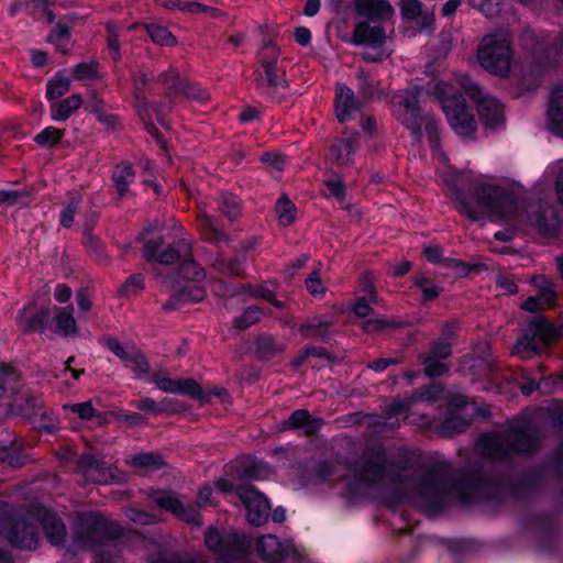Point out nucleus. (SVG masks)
<instances>
[{"mask_svg": "<svg viewBox=\"0 0 563 563\" xmlns=\"http://www.w3.org/2000/svg\"><path fill=\"white\" fill-rule=\"evenodd\" d=\"M444 181L456 209L470 221L488 219L508 225L495 233L498 241H509L516 232L527 230L552 236L560 228L555 209L544 201L519 202L511 189L475 180L466 172H452Z\"/></svg>", "mask_w": 563, "mask_h": 563, "instance_id": "nucleus-1", "label": "nucleus"}, {"mask_svg": "<svg viewBox=\"0 0 563 563\" xmlns=\"http://www.w3.org/2000/svg\"><path fill=\"white\" fill-rule=\"evenodd\" d=\"M418 492L430 506L440 507L451 501L471 504L487 500L490 485L484 481H461L449 485L428 475L421 479Z\"/></svg>", "mask_w": 563, "mask_h": 563, "instance_id": "nucleus-2", "label": "nucleus"}, {"mask_svg": "<svg viewBox=\"0 0 563 563\" xmlns=\"http://www.w3.org/2000/svg\"><path fill=\"white\" fill-rule=\"evenodd\" d=\"M430 90L440 101L451 129L462 137H472L476 132V121L455 85L439 80L430 86Z\"/></svg>", "mask_w": 563, "mask_h": 563, "instance_id": "nucleus-3", "label": "nucleus"}, {"mask_svg": "<svg viewBox=\"0 0 563 563\" xmlns=\"http://www.w3.org/2000/svg\"><path fill=\"white\" fill-rule=\"evenodd\" d=\"M415 530H391L394 540L400 545H410V552L406 554L400 563H409L417 558L419 552L428 544L441 547L451 554L459 555L473 552L477 549V541L473 539L438 538L435 536L421 534L413 537Z\"/></svg>", "mask_w": 563, "mask_h": 563, "instance_id": "nucleus-4", "label": "nucleus"}, {"mask_svg": "<svg viewBox=\"0 0 563 563\" xmlns=\"http://www.w3.org/2000/svg\"><path fill=\"white\" fill-rule=\"evenodd\" d=\"M257 59L262 68L261 84L269 89L273 99L282 101L289 89V81L280 48L273 42H266L258 49Z\"/></svg>", "mask_w": 563, "mask_h": 563, "instance_id": "nucleus-5", "label": "nucleus"}, {"mask_svg": "<svg viewBox=\"0 0 563 563\" xmlns=\"http://www.w3.org/2000/svg\"><path fill=\"white\" fill-rule=\"evenodd\" d=\"M536 449L537 440L520 430H511L505 437L485 434L476 443L478 453L488 459H499L510 453H531Z\"/></svg>", "mask_w": 563, "mask_h": 563, "instance_id": "nucleus-6", "label": "nucleus"}, {"mask_svg": "<svg viewBox=\"0 0 563 563\" xmlns=\"http://www.w3.org/2000/svg\"><path fill=\"white\" fill-rule=\"evenodd\" d=\"M477 58L487 71L505 77L510 70L511 49L508 33L486 35L477 49Z\"/></svg>", "mask_w": 563, "mask_h": 563, "instance_id": "nucleus-7", "label": "nucleus"}, {"mask_svg": "<svg viewBox=\"0 0 563 563\" xmlns=\"http://www.w3.org/2000/svg\"><path fill=\"white\" fill-rule=\"evenodd\" d=\"M190 254V244L183 238V229L151 239L143 245V255L147 262L170 265Z\"/></svg>", "mask_w": 563, "mask_h": 563, "instance_id": "nucleus-8", "label": "nucleus"}, {"mask_svg": "<svg viewBox=\"0 0 563 563\" xmlns=\"http://www.w3.org/2000/svg\"><path fill=\"white\" fill-rule=\"evenodd\" d=\"M454 82L476 103L478 117L486 129H496L504 123V107L499 100L485 93L467 75H456Z\"/></svg>", "mask_w": 563, "mask_h": 563, "instance_id": "nucleus-9", "label": "nucleus"}, {"mask_svg": "<svg viewBox=\"0 0 563 563\" xmlns=\"http://www.w3.org/2000/svg\"><path fill=\"white\" fill-rule=\"evenodd\" d=\"M222 530H206V547L221 563H236L250 553V541L238 534H221Z\"/></svg>", "mask_w": 563, "mask_h": 563, "instance_id": "nucleus-10", "label": "nucleus"}, {"mask_svg": "<svg viewBox=\"0 0 563 563\" xmlns=\"http://www.w3.org/2000/svg\"><path fill=\"white\" fill-rule=\"evenodd\" d=\"M387 36L382 26L371 25L367 22H360L355 25L352 42L365 48L362 53L363 59L366 62H382L389 56V52L385 47Z\"/></svg>", "mask_w": 563, "mask_h": 563, "instance_id": "nucleus-11", "label": "nucleus"}, {"mask_svg": "<svg viewBox=\"0 0 563 563\" xmlns=\"http://www.w3.org/2000/svg\"><path fill=\"white\" fill-rule=\"evenodd\" d=\"M421 87L411 86L394 96L397 120L405 125L416 139H420L422 131V120L418 108V98L421 93Z\"/></svg>", "mask_w": 563, "mask_h": 563, "instance_id": "nucleus-12", "label": "nucleus"}, {"mask_svg": "<svg viewBox=\"0 0 563 563\" xmlns=\"http://www.w3.org/2000/svg\"><path fill=\"white\" fill-rule=\"evenodd\" d=\"M235 495L246 509V519L252 526H264L271 516V504L266 496L253 485L243 484L235 488Z\"/></svg>", "mask_w": 563, "mask_h": 563, "instance_id": "nucleus-13", "label": "nucleus"}, {"mask_svg": "<svg viewBox=\"0 0 563 563\" xmlns=\"http://www.w3.org/2000/svg\"><path fill=\"white\" fill-rule=\"evenodd\" d=\"M554 336V330L542 318L533 319L525 334L518 340L514 353L527 357L539 352L541 345L548 344Z\"/></svg>", "mask_w": 563, "mask_h": 563, "instance_id": "nucleus-14", "label": "nucleus"}, {"mask_svg": "<svg viewBox=\"0 0 563 563\" xmlns=\"http://www.w3.org/2000/svg\"><path fill=\"white\" fill-rule=\"evenodd\" d=\"M563 530H520L522 541H529L533 550L549 558H563Z\"/></svg>", "mask_w": 563, "mask_h": 563, "instance_id": "nucleus-15", "label": "nucleus"}, {"mask_svg": "<svg viewBox=\"0 0 563 563\" xmlns=\"http://www.w3.org/2000/svg\"><path fill=\"white\" fill-rule=\"evenodd\" d=\"M71 542L67 550L76 554L79 550L97 551L104 540H115L131 532L141 536L142 530H73Z\"/></svg>", "mask_w": 563, "mask_h": 563, "instance_id": "nucleus-16", "label": "nucleus"}, {"mask_svg": "<svg viewBox=\"0 0 563 563\" xmlns=\"http://www.w3.org/2000/svg\"><path fill=\"white\" fill-rule=\"evenodd\" d=\"M386 470V454L382 449H376L362 457L357 466V476L365 483L374 484L385 477Z\"/></svg>", "mask_w": 563, "mask_h": 563, "instance_id": "nucleus-17", "label": "nucleus"}, {"mask_svg": "<svg viewBox=\"0 0 563 563\" xmlns=\"http://www.w3.org/2000/svg\"><path fill=\"white\" fill-rule=\"evenodd\" d=\"M153 382L164 393L184 394L196 399H200L203 396L202 388L192 378L173 379L165 373L157 372L153 374Z\"/></svg>", "mask_w": 563, "mask_h": 563, "instance_id": "nucleus-18", "label": "nucleus"}, {"mask_svg": "<svg viewBox=\"0 0 563 563\" xmlns=\"http://www.w3.org/2000/svg\"><path fill=\"white\" fill-rule=\"evenodd\" d=\"M78 467L88 482L108 484L122 478V474L115 475L111 466L96 460L92 455L80 456Z\"/></svg>", "mask_w": 563, "mask_h": 563, "instance_id": "nucleus-19", "label": "nucleus"}, {"mask_svg": "<svg viewBox=\"0 0 563 563\" xmlns=\"http://www.w3.org/2000/svg\"><path fill=\"white\" fill-rule=\"evenodd\" d=\"M49 312L45 308H36L30 303L19 310L15 323L23 333L44 332L48 325Z\"/></svg>", "mask_w": 563, "mask_h": 563, "instance_id": "nucleus-20", "label": "nucleus"}, {"mask_svg": "<svg viewBox=\"0 0 563 563\" xmlns=\"http://www.w3.org/2000/svg\"><path fill=\"white\" fill-rule=\"evenodd\" d=\"M358 147V135L351 134L338 139L330 147L329 158L339 167H349Z\"/></svg>", "mask_w": 563, "mask_h": 563, "instance_id": "nucleus-21", "label": "nucleus"}, {"mask_svg": "<svg viewBox=\"0 0 563 563\" xmlns=\"http://www.w3.org/2000/svg\"><path fill=\"white\" fill-rule=\"evenodd\" d=\"M256 552L258 558L266 563H283L288 556L287 548L273 534L258 538Z\"/></svg>", "mask_w": 563, "mask_h": 563, "instance_id": "nucleus-22", "label": "nucleus"}, {"mask_svg": "<svg viewBox=\"0 0 563 563\" xmlns=\"http://www.w3.org/2000/svg\"><path fill=\"white\" fill-rule=\"evenodd\" d=\"M361 108V103L355 100L352 89L343 84L336 85L335 95V115L343 123L352 118Z\"/></svg>", "mask_w": 563, "mask_h": 563, "instance_id": "nucleus-23", "label": "nucleus"}, {"mask_svg": "<svg viewBox=\"0 0 563 563\" xmlns=\"http://www.w3.org/2000/svg\"><path fill=\"white\" fill-rule=\"evenodd\" d=\"M126 463L142 474L157 472L168 466L165 457L157 452H141L134 454Z\"/></svg>", "mask_w": 563, "mask_h": 563, "instance_id": "nucleus-24", "label": "nucleus"}, {"mask_svg": "<svg viewBox=\"0 0 563 563\" xmlns=\"http://www.w3.org/2000/svg\"><path fill=\"white\" fill-rule=\"evenodd\" d=\"M548 128L559 136H563V86L551 92L548 108Z\"/></svg>", "mask_w": 563, "mask_h": 563, "instance_id": "nucleus-25", "label": "nucleus"}, {"mask_svg": "<svg viewBox=\"0 0 563 563\" xmlns=\"http://www.w3.org/2000/svg\"><path fill=\"white\" fill-rule=\"evenodd\" d=\"M41 530H0L9 544L18 550H35L40 544Z\"/></svg>", "mask_w": 563, "mask_h": 563, "instance_id": "nucleus-26", "label": "nucleus"}, {"mask_svg": "<svg viewBox=\"0 0 563 563\" xmlns=\"http://www.w3.org/2000/svg\"><path fill=\"white\" fill-rule=\"evenodd\" d=\"M25 526L27 528H65L62 520L48 508L37 505L32 507L25 516Z\"/></svg>", "mask_w": 563, "mask_h": 563, "instance_id": "nucleus-27", "label": "nucleus"}, {"mask_svg": "<svg viewBox=\"0 0 563 563\" xmlns=\"http://www.w3.org/2000/svg\"><path fill=\"white\" fill-rule=\"evenodd\" d=\"M358 15L368 19H386L394 14V9L387 0H354Z\"/></svg>", "mask_w": 563, "mask_h": 563, "instance_id": "nucleus-28", "label": "nucleus"}, {"mask_svg": "<svg viewBox=\"0 0 563 563\" xmlns=\"http://www.w3.org/2000/svg\"><path fill=\"white\" fill-rule=\"evenodd\" d=\"M234 295L242 296L243 299H263L277 309H285L286 303L275 298V294L266 284H245L239 287Z\"/></svg>", "mask_w": 563, "mask_h": 563, "instance_id": "nucleus-29", "label": "nucleus"}, {"mask_svg": "<svg viewBox=\"0 0 563 563\" xmlns=\"http://www.w3.org/2000/svg\"><path fill=\"white\" fill-rule=\"evenodd\" d=\"M322 424V420L313 418L307 410L300 409L294 411L288 419L282 422L284 430H292L302 428L306 433L311 434L319 430Z\"/></svg>", "mask_w": 563, "mask_h": 563, "instance_id": "nucleus-30", "label": "nucleus"}, {"mask_svg": "<svg viewBox=\"0 0 563 563\" xmlns=\"http://www.w3.org/2000/svg\"><path fill=\"white\" fill-rule=\"evenodd\" d=\"M74 20L75 15L73 14L63 16L47 36V41L56 45L57 49L63 54L69 53L66 43L70 38V27Z\"/></svg>", "mask_w": 563, "mask_h": 563, "instance_id": "nucleus-31", "label": "nucleus"}, {"mask_svg": "<svg viewBox=\"0 0 563 563\" xmlns=\"http://www.w3.org/2000/svg\"><path fill=\"white\" fill-rule=\"evenodd\" d=\"M82 104L80 95H71L51 106V114L54 121H66Z\"/></svg>", "mask_w": 563, "mask_h": 563, "instance_id": "nucleus-32", "label": "nucleus"}, {"mask_svg": "<svg viewBox=\"0 0 563 563\" xmlns=\"http://www.w3.org/2000/svg\"><path fill=\"white\" fill-rule=\"evenodd\" d=\"M137 111L148 133L159 140L162 147H165V142L161 139L158 129L154 124V120L162 124L164 122V118L158 109L148 106L145 101H140L137 104Z\"/></svg>", "mask_w": 563, "mask_h": 563, "instance_id": "nucleus-33", "label": "nucleus"}, {"mask_svg": "<svg viewBox=\"0 0 563 563\" xmlns=\"http://www.w3.org/2000/svg\"><path fill=\"white\" fill-rule=\"evenodd\" d=\"M146 495L151 498L159 508L176 514L177 509L180 507V503L183 499L172 490H159L154 488H148L146 490Z\"/></svg>", "mask_w": 563, "mask_h": 563, "instance_id": "nucleus-34", "label": "nucleus"}, {"mask_svg": "<svg viewBox=\"0 0 563 563\" xmlns=\"http://www.w3.org/2000/svg\"><path fill=\"white\" fill-rule=\"evenodd\" d=\"M243 256L235 255L231 258H224L221 255H216L210 260L211 266L225 276H241L244 272Z\"/></svg>", "mask_w": 563, "mask_h": 563, "instance_id": "nucleus-35", "label": "nucleus"}, {"mask_svg": "<svg viewBox=\"0 0 563 563\" xmlns=\"http://www.w3.org/2000/svg\"><path fill=\"white\" fill-rule=\"evenodd\" d=\"M332 324L333 322L331 320L313 317L300 324L298 332L306 340L314 338L323 339L328 335V330Z\"/></svg>", "mask_w": 563, "mask_h": 563, "instance_id": "nucleus-36", "label": "nucleus"}, {"mask_svg": "<svg viewBox=\"0 0 563 563\" xmlns=\"http://www.w3.org/2000/svg\"><path fill=\"white\" fill-rule=\"evenodd\" d=\"M78 528H118L104 514L99 510L82 511L76 515Z\"/></svg>", "mask_w": 563, "mask_h": 563, "instance_id": "nucleus-37", "label": "nucleus"}, {"mask_svg": "<svg viewBox=\"0 0 563 563\" xmlns=\"http://www.w3.org/2000/svg\"><path fill=\"white\" fill-rule=\"evenodd\" d=\"M275 213L278 224L285 228L291 225L297 219V208L286 195L276 201Z\"/></svg>", "mask_w": 563, "mask_h": 563, "instance_id": "nucleus-38", "label": "nucleus"}, {"mask_svg": "<svg viewBox=\"0 0 563 563\" xmlns=\"http://www.w3.org/2000/svg\"><path fill=\"white\" fill-rule=\"evenodd\" d=\"M112 179L120 197H123L129 186L134 181V172L130 164L121 163L115 166Z\"/></svg>", "mask_w": 563, "mask_h": 563, "instance_id": "nucleus-39", "label": "nucleus"}, {"mask_svg": "<svg viewBox=\"0 0 563 563\" xmlns=\"http://www.w3.org/2000/svg\"><path fill=\"white\" fill-rule=\"evenodd\" d=\"M286 350V344L277 342L272 335L263 334L256 340V352L262 358H272Z\"/></svg>", "mask_w": 563, "mask_h": 563, "instance_id": "nucleus-40", "label": "nucleus"}, {"mask_svg": "<svg viewBox=\"0 0 563 563\" xmlns=\"http://www.w3.org/2000/svg\"><path fill=\"white\" fill-rule=\"evenodd\" d=\"M206 296L205 288L198 283H186L179 286L175 296L177 302H198Z\"/></svg>", "mask_w": 563, "mask_h": 563, "instance_id": "nucleus-41", "label": "nucleus"}, {"mask_svg": "<svg viewBox=\"0 0 563 563\" xmlns=\"http://www.w3.org/2000/svg\"><path fill=\"white\" fill-rule=\"evenodd\" d=\"M532 283L538 288L537 297L544 306L552 307L556 301V292L553 289L552 282L543 275H538L532 278Z\"/></svg>", "mask_w": 563, "mask_h": 563, "instance_id": "nucleus-42", "label": "nucleus"}, {"mask_svg": "<svg viewBox=\"0 0 563 563\" xmlns=\"http://www.w3.org/2000/svg\"><path fill=\"white\" fill-rule=\"evenodd\" d=\"M143 26L155 44L168 47L177 44L176 37L167 27L158 24H143Z\"/></svg>", "mask_w": 563, "mask_h": 563, "instance_id": "nucleus-43", "label": "nucleus"}, {"mask_svg": "<svg viewBox=\"0 0 563 563\" xmlns=\"http://www.w3.org/2000/svg\"><path fill=\"white\" fill-rule=\"evenodd\" d=\"M55 321L58 331L64 335L75 334L77 332L76 320L70 307L58 308L55 314Z\"/></svg>", "mask_w": 563, "mask_h": 563, "instance_id": "nucleus-44", "label": "nucleus"}, {"mask_svg": "<svg viewBox=\"0 0 563 563\" xmlns=\"http://www.w3.org/2000/svg\"><path fill=\"white\" fill-rule=\"evenodd\" d=\"M70 89V79L57 74L47 82L46 97L55 100L67 93Z\"/></svg>", "mask_w": 563, "mask_h": 563, "instance_id": "nucleus-45", "label": "nucleus"}, {"mask_svg": "<svg viewBox=\"0 0 563 563\" xmlns=\"http://www.w3.org/2000/svg\"><path fill=\"white\" fill-rule=\"evenodd\" d=\"M99 64L95 60L79 63L71 69V75L76 80H95L99 78Z\"/></svg>", "mask_w": 563, "mask_h": 563, "instance_id": "nucleus-46", "label": "nucleus"}, {"mask_svg": "<svg viewBox=\"0 0 563 563\" xmlns=\"http://www.w3.org/2000/svg\"><path fill=\"white\" fill-rule=\"evenodd\" d=\"M179 276L186 283H199L206 276L205 271L195 261H184L179 266Z\"/></svg>", "mask_w": 563, "mask_h": 563, "instance_id": "nucleus-47", "label": "nucleus"}, {"mask_svg": "<svg viewBox=\"0 0 563 563\" xmlns=\"http://www.w3.org/2000/svg\"><path fill=\"white\" fill-rule=\"evenodd\" d=\"M125 367L130 368L136 377H143L150 372V364L146 357L139 351H131V355L124 362Z\"/></svg>", "mask_w": 563, "mask_h": 563, "instance_id": "nucleus-48", "label": "nucleus"}, {"mask_svg": "<svg viewBox=\"0 0 563 563\" xmlns=\"http://www.w3.org/2000/svg\"><path fill=\"white\" fill-rule=\"evenodd\" d=\"M219 208L230 220H235L241 213L240 201L231 194H222L220 196Z\"/></svg>", "mask_w": 563, "mask_h": 563, "instance_id": "nucleus-49", "label": "nucleus"}, {"mask_svg": "<svg viewBox=\"0 0 563 563\" xmlns=\"http://www.w3.org/2000/svg\"><path fill=\"white\" fill-rule=\"evenodd\" d=\"M415 285L420 288L424 300H434L442 292V288L423 274L415 278Z\"/></svg>", "mask_w": 563, "mask_h": 563, "instance_id": "nucleus-50", "label": "nucleus"}, {"mask_svg": "<svg viewBox=\"0 0 563 563\" xmlns=\"http://www.w3.org/2000/svg\"><path fill=\"white\" fill-rule=\"evenodd\" d=\"M262 316L263 310L258 306H250L234 320V325L241 330L247 329L260 321Z\"/></svg>", "mask_w": 563, "mask_h": 563, "instance_id": "nucleus-51", "label": "nucleus"}, {"mask_svg": "<svg viewBox=\"0 0 563 563\" xmlns=\"http://www.w3.org/2000/svg\"><path fill=\"white\" fill-rule=\"evenodd\" d=\"M107 31V44L112 53L113 59L119 60L121 57L119 32L120 27L114 21H108L106 23Z\"/></svg>", "mask_w": 563, "mask_h": 563, "instance_id": "nucleus-52", "label": "nucleus"}, {"mask_svg": "<svg viewBox=\"0 0 563 563\" xmlns=\"http://www.w3.org/2000/svg\"><path fill=\"white\" fill-rule=\"evenodd\" d=\"M159 79L166 89L174 93H177L181 87H185L184 84L186 82L180 73L175 68H168L161 75Z\"/></svg>", "mask_w": 563, "mask_h": 563, "instance_id": "nucleus-53", "label": "nucleus"}, {"mask_svg": "<svg viewBox=\"0 0 563 563\" xmlns=\"http://www.w3.org/2000/svg\"><path fill=\"white\" fill-rule=\"evenodd\" d=\"M64 135V131L54 126H47L34 136V141L41 146H54Z\"/></svg>", "mask_w": 563, "mask_h": 563, "instance_id": "nucleus-54", "label": "nucleus"}, {"mask_svg": "<svg viewBox=\"0 0 563 563\" xmlns=\"http://www.w3.org/2000/svg\"><path fill=\"white\" fill-rule=\"evenodd\" d=\"M144 288V282L141 274L131 275L120 287L121 296L131 297L137 295Z\"/></svg>", "mask_w": 563, "mask_h": 563, "instance_id": "nucleus-55", "label": "nucleus"}, {"mask_svg": "<svg viewBox=\"0 0 563 563\" xmlns=\"http://www.w3.org/2000/svg\"><path fill=\"white\" fill-rule=\"evenodd\" d=\"M360 288L361 291L365 295L364 297L369 299V302L373 305H377L379 302L372 273L366 272L362 275L360 280Z\"/></svg>", "mask_w": 563, "mask_h": 563, "instance_id": "nucleus-56", "label": "nucleus"}, {"mask_svg": "<svg viewBox=\"0 0 563 563\" xmlns=\"http://www.w3.org/2000/svg\"><path fill=\"white\" fill-rule=\"evenodd\" d=\"M63 408L76 413L82 420H90L97 415V410L92 406L91 401L69 404L65 405Z\"/></svg>", "mask_w": 563, "mask_h": 563, "instance_id": "nucleus-57", "label": "nucleus"}, {"mask_svg": "<svg viewBox=\"0 0 563 563\" xmlns=\"http://www.w3.org/2000/svg\"><path fill=\"white\" fill-rule=\"evenodd\" d=\"M23 412L25 417L33 423L37 422L38 418L44 419L47 417V412L38 399L27 400L23 407Z\"/></svg>", "mask_w": 563, "mask_h": 563, "instance_id": "nucleus-58", "label": "nucleus"}, {"mask_svg": "<svg viewBox=\"0 0 563 563\" xmlns=\"http://www.w3.org/2000/svg\"><path fill=\"white\" fill-rule=\"evenodd\" d=\"M307 290L313 297H323L325 295V287L320 278V272L313 271L305 280Z\"/></svg>", "mask_w": 563, "mask_h": 563, "instance_id": "nucleus-59", "label": "nucleus"}, {"mask_svg": "<svg viewBox=\"0 0 563 563\" xmlns=\"http://www.w3.org/2000/svg\"><path fill=\"white\" fill-rule=\"evenodd\" d=\"M185 523L199 525V511L194 505L180 503V507L174 515Z\"/></svg>", "mask_w": 563, "mask_h": 563, "instance_id": "nucleus-60", "label": "nucleus"}, {"mask_svg": "<svg viewBox=\"0 0 563 563\" xmlns=\"http://www.w3.org/2000/svg\"><path fill=\"white\" fill-rule=\"evenodd\" d=\"M183 12L188 14L208 13L212 18H220L223 15L221 10L196 1L186 2V5L183 8Z\"/></svg>", "mask_w": 563, "mask_h": 563, "instance_id": "nucleus-61", "label": "nucleus"}, {"mask_svg": "<svg viewBox=\"0 0 563 563\" xmlns=\"http://www.w3.org/2000/svg\"><path fill=\"white\" fill-rule=\"evenodd\" d=\"M261 162L265 165L266 169L271 173L282 172L285 166V157L279 153L267 152L261 157Z\"/></svg>", "mask_w": 563, "mask_h": 563, "instance_id": "nucleus-62", "label": "nucleus"}, {"mask_svg": "<svg viewBox=\"0 0 563 563\" xmlns=\"http://www.w3.org/2000/svg\"><path fill=\"white\" fill-rule=\"evenodd\" d=\"M400 9L402 16L408 20H417L423 12L422 3L418 0H402Z\"/></svg>", "mask_w": 563, "mask_h": 563, "instance_id": "nucleus-63", "label": "nucleus"}, {"mask_svg": "<svg viewBox=\"0 0 563 563\" xmlns=\"http://www.w3.org/2000/svg\"><path fill=\"white\" fill-rule=\"evenodd\" d=\"M472 5L486 16H494L500 11V0H470Z\"/></svg>", "mask_w": 563, "mask_h": 563, "instance_id": "nucleus-64", "label": "nucleus"}]
</instances>
